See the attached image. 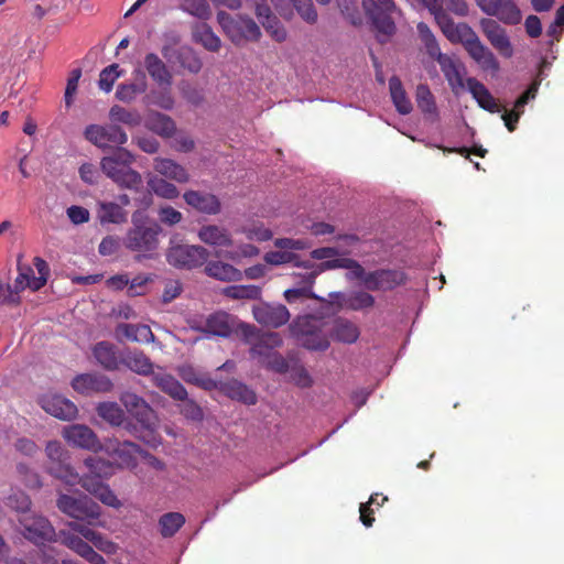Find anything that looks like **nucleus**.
Instances as JSON below:
<instances>
[{
  "label": "nucleus",
  "instance_id": "nucleus-12",
  "mask_svg": "<svg viewBox=\"0 0 564 564\" xmlns=\"http://www.w3.org/2000/svg\"><path fill=\"white\" fill-rule=\"evenodd\" d=\"M476 4L485 14L497 18L503 24H519L522 18L514 0H476Z\"/></svg>",
  "mask_w": 564,
  "mask_h": 564
},
{
  "label": "nucleus",
  "instance_id": "nucleus-37",
  "mask_svg": "<svg viewBox=\"0 0 564 564\" xmlns=\"http://www.w3.org/2000/svg\"><path fill=\"white\" fill-rule=\"evenodd\" d=\"M145 127L163 138H171L176 131L174 120L169 115L158 111L148 115Z\"/></svg>",
  "mask_w": 564,
  "mask_h": 564
},
{
  "label": "nucleus",
  "instance_id": "nucleus-46",
  "mask_svg": "<svg viewBox=\"0 0 564 564\" xmlns=\"http://www.w3.org/2000/svg\"><path fill=\"white\" fill-rule=\"evenodd\" d=\"M96 411L100 419L108 422L111 426H122L124 422V412L118 402L115 401H104L100 402Z\"/></svg>",
  "mask_w": 564,
  "mask_h": 564
},
{
  "label": "nucleus",
  "instance_id": "nucleus-33",
  "mask_svg": "<svg viewBox=\"0 0 564 564\" xmlns=\"http://www.w3.org/2000/svg\"><path fill=\"white\" fill-rule=\"evenodd\" d=\"M93 354L97 362L107 371H116L122 362L118 356L117 347L110 341H98L94 348Z\"/></svg>",
  "mask_w": 564,
  "mask_h": 564
},
{
  "label": "nucleus",
  "instance_id": "nucleus-22",
  "mask_svg": "<svg viewBox=\"0 0 564 564\" xmlns=\"http://www.w3.org/2000/svg\"><path fill=\"white\" fill-rule=\"evenodd\" d=\"M183 198L185 204L195 208L196 212L206 215H217L221 212V203L213 193L199 191H186Z\"/></svg>",
  "mask_w": 564,
  "mask_h": 564
},
{
  "label": "nucleus",
  "instance_id": "nucleus-26",
  "mask_svg": "<svg viewBox=\"0 0 564 564\" xmlns=\"http://www.w3.org/2000/svg\"><path fill=\"white\" fill-rule=\"evenodd\" d=\"M62 543L91 564L106 563L104 556L95 552L94 547L88 545L87 541L79 538L78 534L62 532Z\"/></svg>",
  "mask_w": 564,
  "mask_h": 564
},
{
  "label": "nucleus",
  "instance_id": "nucleus-50",
  "mask_svg": "<svg viewBox=\"0 0 564 564\" xmlns=\"http://www.w3.org/2000/svg\"><path fill=\"white\" fill-rule=\"evenodd\" d=\"M183 525H185V518L180 512H167L159 518L160 533L164 539L176 534Z\"/></svg>",
  "mask_w": 564,
  "mask_h": 564
},
{
  "label": "nucleus",
  "instance_id": "nucleus-30",
  "mask_svg": "<svg viewBox=\"0 0 564 564\" xmlns=\"http://www.w3.org/2000/svg\"><path fill=\"white\" fill-rule=\"evenodd\" d=\"M466 84L480 108L492 113L501 111L502 107L498 102V99L492 97L487 86L481 84L480 80L469 77Z\"/></svg>",
  "mask_w": 564,
  "mask_h": 564
},
{
  "label": "nucleus",
  "instance_id": "nucleus-4",
  "mask_svg": "<svg viewBox=\"0 0 564 564\" xmlns=\"http://www.w3.org/2000/svg\"><path fill=\"white\" fill-rule=\"evenodd\" d=\"M30 500L22 497V510L18 516L20 532L24 539L34 545H44L45 542L55 540L56 531L45 516L29 510Z\"/></svg>",
  "mask_w": 564,
  "mask_h": 564
},
{
  "label": "nucleus",
  "instance_id": "nucleus-21",
  "mask_svg": "<svg viewBox=\"0 0 564 564\" xmlns=\"http://www.w3.org/2000/svg\"><path fill=\"white\" fill-rule=\"evenodd\" d=\"M77 484H80L88 494L94 495L96 499L100 500L107 507L117 509L122 507L121 500H119L113 490L102 480L96 479L90 475H83L79 476Z\"/></svg>",
  "mask_w": 564,
  "mask_h": 564
},
{
  "label": "nucleus",
  "instance_id": "nucleus-58",
  "mask_svg": "<svg viewBox=\"0 0 564 564\" xmlns=\"http://www.w3.org/2000/svg\"><path fill=\"white\" fill-rule=\"evenodd\" d=\"M182 8L184 11L203 20L208 19L212 14L210 7L206 0H183Z\"/></svg>",
  "mask_w": 564,
  "mask_h": 564
},
{
  "label": "nucleus",
  "instance_id": "nucleus-56",
  "mask_svg": "<svg viewBox=\"0 0 564 564\" xmlns=\"http://www.w3.org/2000/svg\"><path fill=\"white\" fill-rule=\"evenodd\" d=\"M375 303L376 299L373 295L364 291L352 292L346 300V306L354 310L355 312H358V310L372 307L375 306Z\"/></svg>",
  "mask_w": 564,
  "mask_h": 564
},
{
  "label": "nucleus",
  "instance_id": "nucleus-16",
  "mask_svg": "<svg viewBox=\"0 0 564 564\" xmlns=\"http://www.w3.org/2000/svg\"><path fill=\"white\" fill-rule=\"evenodd\" d=\"M112 380L102 373H80L72 381L73 390L85 395L107 393L112 391Z\"/></svg>",
  "mask_w": 564,
  "mask_h": 564
},
{
  "label": "nucleus",
  "instance_id": "nucleus-55",
  "mask_svg": "<svg viewBox=\"0 0 564 564\" xmlns=\"http://www.w3.org/2000/svg\"><path fill=\"white\" fill-rule=\"evenodd\" d=\"M109 117L111 121H119L130 127L139 126L141 121L139 112L129 111L127 108L118 105L110 107Z\"/></svg>",
  "mask_w": 564,
  "mask_h": 564
},
{
  "label": "nucleus",
  "instance_id": "nucleus-17",
  "mask_svg": "<svg viewBox=\"0 0 564 564\" xmlns=\"http://www.w3.org/2000/svg\"><path fill=\"white\" fill-rule=\"evenodd\" d=\"M106 449L115 457L120 467L134 468L141 446L131 441L110 440L106 443Z\"/></svg>",
  "mask_w": 564,
  "mask_h": 564
},
{
  "label": "nucleus",
  "instance_id": "nucleus-39",
  "mask_svg": "<svg viewBox=\"0 0 564 564\" xmlns=\"http://www.w3.org/2000/svg\"><path fill=\"white\" fill-rule=\"evenodd\" d=\"M221 391L230 399L245 402L247 405H254L258 402V395L251 388L242 384L241 381L230 380L220 386Z\"/></svg>",
  "mask_w": 564,
  "mask_h": 564
},
{
  "label": "nucleus",
  "instance_id": "nucleus-49",
  "mask_svg": "<svg viewBox=\"0 0 564 564\" xmlns=\"http://www.w3.org/2000/svg\"><path fill=\"white\" fill-rule=\"evenodd\" d=\"M175 57L181 67L192 74L202 72L203 62L191 46H182L176 51Z\"/></svg>",
  "mask_w": 564,
  "mask_h": 564
},
{
  "label": "nucleus",
  "instance_id": "nucleus-9",
  "mask_svg": "<svg viewBox=\"0 0 564 564\" xmlns=\"http://www.w3.org/2000/svg\"><path fill=\"white\" fill-rule=\"evenodd\" d=\"M56 507L65 514L78 520H98L101 516V507L96 501L88 498V496H82L80 498H74L66 494L58 496L56 500Z\"/></svg>",
  "mask_w": 564,
  "mask_h": 564
},
{
  "label": "nucleus",
  "instance_id": "nucleus-54",
  "mask_svg": "<svg viewBox=\"0 0 564 564\" xmlns=\"http://www.w3.org/2000/svg\"><path fill=\"white\" fill-rule=\"evenodd\" d=\"M178 90L182 97L192 106H202L205 101V95L200 87L191 84L189 80H181L178 84Z\"/></svg>",
  "mask_w": 564,
  "mask_h": 564
},
{
  "label": "nucleus",
  "instance_id": "nucleus-40",
  "mask_svg": "<svg viewBox=\"0 0 564 564\" xmlns=\"http://www.w3.org/2000/svg\"><path fill=\"white\" fill-rule=\"evenodd\" d=\"M205 273L220 281H239L242 275L240 269L219 260L208 261Z\"/></svg>",
  "mask_w": 564,
  "mask_h": 564
},
{
  "label": "nucleus",
  "instance_id": "nucleus-25",
  "mask_svg": "<svg viewBox=\"0 0 564 564\" xmlns=\"http://www.w3.org/2000/svg\"><path fill=\"white\" fill-rule=\"evenodd\" d=\"M200 333L227 338L234 329V317L225 312L213 313L207 316L205 325L195 327Z\"/></svg>",
  "mask_w": 564,
  "mask_h": 564
},
{
  "label": "nucleus",
  "instance_id": "nucleus-14",
  "mask_svg": "<svg viewBox=\"0 0 564 564\" xmlns=\"http://www.w3.org/2000/svg\"><path fill=\"white\" fill-rule=\"evenodd\" d=\"M127 412L135 416L142 427L150 429L153 425L155 413L147 400L134 392H122L119 397Z\"/></svg>",
  "mask_w": 564,
  "mask_h": 564
},
{
  "label": "nucleus",
  "instance_id": "nucleus-27",
  "mask_svg": "<svg viewBox=\"0 0 564 564\" xmlns=\"http://www.w3.org/2000/svg\"><path fill=\"white\" fill-rule=\"evenodd\" d=\"M62 543L91 564L106 563L104 556L95 552L94 547L88 545L87 541L79 538L78 534L62 532Z\"/></svg>",
  "mask_w": 564,
  "mask_h": 564
},
{
  "label": "nucleus",
  "instance_id": "nucleus-31",
  "mask_svg": "<svg viewBox=\"0 0 564 564\" xmlns=\"http://www.w3.org/2000/svg\"><path fill=\"white\" fill-rule=\"evenodd\" d=\"M283 345V339L278 333H264L251 345V355L257 356L267 367L273 349Z\"/></svg>",
  "mask_w": 564,
  "mask_h": 564
},
{
  "label": "nucleus",
  "instance_id": "nucleus-32",
  "mask_svg": "<svg viewBox=\"0 0 564 564\" xmlns=\"http://www.w3.org/2000/svg\"><path fill=\"white\" fill-rule=\"evenodd\" d=\"M198 238L205 245L219 248L231 247L234 242L230 231L217 225L202 226Z\"/></svg>",
  "mask_w": 564,
  "mask_h": 564
},
{
  "label": "nucleus",
  "instance_id": "nucleus-42",
  "mask_svg": "<svg viewBox=\"0 0 564 564\" xmlns=\"http://www.w3.org/2000/svg\"><path fill=\"white\" fill-rule=\"evenodd\" d=\"M360 332L357 325L352 321L347 318H337L334 321L332 328V338L343 343H355L358 340Z\"/></svg>",
  "mask_w": 564,
  "mask_h": 564
},
{
  "label": "nucleus",
  "instance_id": "nucleus-3",
  "mask_svg": "<svg viewBox=\"0 0 564 564\" xmlns=\"http://www.w3.org/2000/svg\"><path fill=\"white\" fill-rule=\"evenodd\" d=\"M134 161V154L119 145L111 154L100 159V170L117 186L128 188V191L140 192L143 180L140 172L131 167Z\"/></svg>",
  "mask_w": 564,
  "mask_h": 564
},
{
  "label": "nucleus",
  "instance_id": "nucleus-60",
  "mask_svg": "<svg viewBox=\"0 0 564 564\" xmlns=\"http://www.w3.org/2000/svg\"><path fill=\"white\" fill-rule=\"evenodd\" d=\"M262 25L273 40L285 41L286 32L274 13L270 14L268 20H262Z\"/></svg>",
  "mask_w": 564,
  "mask_h": 564
},
{
  "label": "nucleus",
  "instance_id": "nucleus-38",
  "mask_svg": "<svg viewBox=\"0 0 564 564\" xmlns=\"http://www.w3.org/2000/svg\"><path fill=\"white\" fill-rule=\"evenodd\" d=\"M116 334L120 340L149 343L154 339V334L148 325L120 324L116 328Z\"/></svg>",
  "mask_w": 564,
  "mask_h": 564
},
{
  "label": "nucleus",
  "instance_id": "nucleus-11",
  "mask_svg": "<svg viewBox=\"0 0 564 564\" xmlns=\"http://www.w3.org/2000/svg\"><path fill=\"white\" fill-rule=\"evenodd\" d=\"M84 138L100 149L118 148L128 141L127 132L117 124H89L85 128Z\"/></svg>",
  "mask_w": 564,
  "mask_h": 564
},
{
  "label": "nucleus",
  "instance_id": "nucleus-13",
  "mask_svg": "<svg viewBox=\"0 0 564 564\" xmlns=\"http://www.w3.org/2000/svg\"><path fill=\"white\" fill-rule=\"evenodd\" d=\"M480 29L490 45L497 48L498 53L501 54L502 57H512L514 51L509 39V34L506 29L497 22V20L490 18L480 19Z\"/></svg>",
  "mask_w": 564,
  "mask_h": 564
},
{
  "label": "nucleus",
  "instance_id": "nucleus-28",
  "mask_svg": "<svg viewBox=\"0 0 564 564\" xmlns=\"http://www.w3.org/2000/svg\"><path fill=\"white\" fill-rule=\"evenodd\" d=\"M96 218L100 225H122L128 220V212L111 200H98Z\"/></svg>",
  "mask_w": 564,
  "mask_h": 564
},
{
  "label": "nucleus",
  "instance_id": "nucleus-7",
  "mask_svg": "<svg viewBox=\"0 0 564 564\" xmlns=\"http://www.w3.org/2000/svg\"><path fill=\"white\" fill-rule=\"evenodd\" d=\"M217 18L221 29L235 45H242L246 41H258L261 37L260 28L251 18H232L224 11L218 12Z\"/></svg>",
  "mask_w": 564,
  "mask_h": 564
},
{
  "label": "nucleus",
  "instance_id": "nucleus-45",
  "mask_svg": "<svg viewBox=\"0 0 564 564\" xmlns=\"http://www.w3.org/2000/svg\"><path fill=\"white\" fill-rule=\"evenodd\" d=\"M150 191L156 194L158 197L165 199H175L180 197L178 187L169 183L167 178L160 176V174H150L147 181Z\"/></svg>",
  "mask_w": 564,
  "mask_h": 564
},
{
  "label": "nucleus",
  "instance_id": "nucleus-36",
  "mask_svg": "<svg viewBox=\"0 0 564 564\" xmlns=\"http://www.w3.org/2000/svg\"><path fill=\"white\" fill-rule=\"evenodd\" d=\"M389 88L390 98L392 99L398 112L401 115H409L412 112V101L409 98L404 87L402 86V80L398 77V75H392L389 78Z\"/></svg>",
  "mask_w": 564,
  "mask_h": 564
},
{
  "label": "nucleus",
  "instance_id": "nucleus-8",
  "mask_svg": "<svg viewBox=\"0 0 564 564\" xmlns=\"http://www.w3.org/2000/svg\"><path fill=\"white\" fill-rule=\"evenodd\" d=\"M45 454L50 459L47 470L56 479L66 482L68 486L78 484L79 475L73 468L70 456L59 441H50L45 446Z\"/></svg>",
  "mask_w": 564,
  "mask_h": 564
},
{
  "label": "nucleus",
  "instance_id": "nucleus-34",
  "mask_svg": "<svg viewBox=\"0 0 564 564\" xmlns=\"http://www.w3.org/2000/svg\"><path fill=\"white\" fill-rule=\"evenodd\" d=\"M151 380L153 384L160 388L164 393H167L174 400H186L188 393L180 380L175 379L173 375L164 372L152 373Z\"/></svg>",
  "mask_w": 564,
  "mask_h": 564
},
{
  "label": "nucleus",
  "instance_id": "nucleus-57",
  "mask_svg": "<svg viewBox=\"0 0 564 564\" xmlns=\"http://www.w3.org/2000/svg\"><path fill=\"white\" fill-rule=\"evenodd\" d=\"M381 290H391L405 282L406 275L398 269H380Z\"/></svg>",
  "mask_w": 564,
  "mask_h": 564
},
{
  "label": "nucleus",
  "instance_id": "nucleus-2",
  "mask_svg": "<svg viewBox=\"0 0 564 564\" xmlns=\"http://www.w3.org/2000/svg\"><path fill=\"white\" fill-rule=\"evenodd\" d=\"M162 228L158 221L140 220L135 214L132 227L128 228L122 238V246L134 253L137 260L154 259L160 248Z\"/></svg>",
  "mask_w": 564,
  "mask_h": 564
},
{
  "label": "nucleus",
  "instance_id": "nucleus-35",
  "mask_svg": "<svg viewBox=\"0 0 564 564\" xmlns=\"http://www.w3.org/2000/svg\"><path fill=\"white\" fill-rule=\"evenodd\" d=\"M147 88V74L142 70H135L133 82L117 86L116 98L124 102H130L135 100L138 95L145 93Z\"/></svg>",
  "mask_w": 564,
  "mask_h": 564
},
{
  "label": "nucleus",
  "instance_id": "nucleus-19",
  "mask_svg": "<svg viewBox=\"0 0 564 564\" xmlns=\"http://www.w3.org/2000/svg\"><path fill=\"white\" fill-rule=\"evenodd\" d=\"M40 404L44 412L50 413L59 420H74L78 414V408L76 404L70 400L63 398L61 394L44 395L40 400Z\"/></svg>",
  "mask_w": 564,
  "mask_h": 564
},
{
  "label": "nucleus",
  "instance_id": "nucleus-6",
  "mask_svg": "<svg viewBox=\"0 0 564 564\" xmlns=\"http://www.w3.org/2000/svg\"><path fill=\"white\" fill-rule=\"evenodd\" d=\"M322 325L321 319L305 315L294 321L292 330L303 347L313 351H325L329 346V339Z\"/></svg>",
  "mask_w": 564,
  "mask_h": 564
},
{
  "label": "nucleus",
  "instance_id": "nucleus-48",
  "mask_svg": "<svg viewBox=\"0 0 564 564\" xmlns=\"http://www.w3.org/2000/svg\"><path fill=\"white\" fill-rule=\"evenodd\" d=\"M194 39L209 52H218L221 46L220 39L214 33L213 28L206 23L196 25Z\"/></svg>",
  "mask_w": 564,
  "mask_h": 564
},
{
  "label": "nucleus",
  "instance_id": "nucleus-15",
  "mask_svg": "<svg viewBox=\"0 0 564 564\" xmlns=\"http://www.w3.org/2000/svg\"><path fill=\"white\" fill-rule=\"evenodd\" d=\"M252 313L260 325L273 328L285 325L291 318L290 311L282 304L262 302L253 307Z\"/></svg>",
  "mask_w": 564,
  "mask_h": 564
},
{
  "label": "nucleus",
  "instance_id": "nucleus-20",
  "mask_svg": "<svg viewBox=\"0 0 564 564\" xmlns=\"http://www.w3.org/2000/svg\"><path fill=\"white\" fill-rule=\"evenodd\" d=\"M96 520H91L90 522L87 520H78L68 522V527L73 530V532L79 534L83 540L91 542V544L99 549L100 552L104 553H113L116 550V545L112 541L107 540L99 532H96L95 529L91 528Z\"/></svg>",
  "mask_w": 564,
  "mask_h": 564
},
{
  "label": "nucleus",
  "instance_id": "nucleus-23",
  "mask_svg": "<svg viewBox=\"0 0 564 564\" xmlns=\"http://www.w3.org/2000/svg\"><path fill=\"white\" fill-rule=\"evenodd\" d=\"M438 65L453 93H457L458 89L464 88V74L466 68L459 58L443 53L442 56H440Z\"/></svg>",
  "mask_w": 564,
  "mask_h": 564
},
{
  "label": "nucleus",
  "instance_id": "nucleus-51",
  "mask_svg": "<svg viewBox=\"0 0 564 564\" xmlns=\"http://www.w3.org/2000/svg\"><path fill=\"white\" fill-rule=\"evenodd\" d=\"M123 429L131 435H134L135 438L145 442L151 447H158L161 443L160 435L153 432V430L138 426L134 422L127 419L124 415V422L122 424Z\"/></svg>",
  "mask_w": 564,
  "mask_h": 564
},
{
  "label": "nucleus",
  "instance_id": "nucleus-24",
  "mask_svg": "<svg viewBox=\"0 0 564 564\" xmlns=\"http://www.w3.org/2000/svg\"><path fill=\"white\" fill-rule=\"evenodd\" d=\"M145 72L161 88H171L173 73L156 53H147L144 58Z\"/></svg>",
  "mask_w": 564,
  "mask_h": 564
},
{
  "label": "nucleus",
  "instance_id": "nucleus-29",
  "mask_svg": "<svg viewBox=\"0 0 564 564\" xmlns=\"http://www.w3.org/2000/svg\"><path fill=\"white\" fill-rule=\"evenodd\" d=\"M153 169L162 177L178 182V184H185L191 180V174L186 167L172 159L155 158Z\"/></svg>",
  "mask_w": 564,
  "mask_h": 564
},
{
  "label": "nucleus",
  "instance_id": "nucleus-44",
  "mask_svg": "<svg viewBox=\"0 0 564 564\" xmlns=\"http://www.w3.org/2000/svg\"><path fill=\"white\" fill-rule=\"evenodd\" d=\"M263 259L270 265H283V263H292L295 267H303L306 269L314 267L312 261H310V260L302 261L297 253L291 252V251H285V250H280V248H279V251L267 252L264 254Z\"/></svg>",
  "mask_w": 564,
  "mask_h": 564
},
{
  "label": "nucleus",
  "instance_id": "nucleus-18",
  "mask_svg": "<svg viewBox=\"0 0 564 564\" xmlns=\"http://www.w3.org/2000/svg\"><path fill=\"white\" fill-rule=\"evenodd\" d=\"M63 437L75 447L97 451L101 448V443L94 430L86 425L74 424L64 427Z\"/></svg>",
  "mask_w": 564,
  "mask_h": 564
},
{
  "label": "nucleus",
  "instance_id": "nucleus-63",
  "mask_svg": "<svg viewBox=\"0 0 564 564\" xmlns=\"http://www.w3.org/2000/svg\"><path fill=\"white\" fill-rule=\"evenodd\" d=\"M17 471L21 476L22 480L28 487L31 488H40L42 487V481L37 473L34 469L24 465V463H19L17 465Z\"/></svg>",
  "mask_w": 564,
  "mask_h": 564
},
{
  "label": "nucleus",
  "instance_id": "nucleus-1",
  "mask_svg": "<svg viewBox=\"0 0 564 564\" xmlns=\"http://www.w3.org/2000/svg\"><path fill=\"white\" fill-rule=\"evenodd\" d=\"M447 40L463 44L470 57L484 69L498 72L500 65L494 53L480 41L476 32L467 23L455 24L453 18L442 10V0H421Z\"/></svg>",
  "mask_w": 564,
  "mask_h": 564
},
{
  "label": "nucleus",
  "instance_id": "nucleus-62",
  "mask_svg": "<svg viewBox=\"0 0 564 564\" xmlns=\"http://www.w3.org/2000/svg\"><path fill=\"white\" fill-rule=\"evenodd\" d=\"M316 275H317V272L308 273L306 276L307 288L288 289L284 292V299L288 302L292 303V302H295L296 300L304 299V296H310V289L314 284Z\"/></svg>",
  "mask_w": 564,
  "mask_h": 564
},
{
  "label": "nucleus",
  "instance_id": "nucleus-10",
  "mask_svg": "<svg viewBox=\"0 0 564 564\" xmlns=\"http://www.w3.org/2000/svg\"><path fill=\"white\" fill-rule=\"evenodd\" d=\"M207 248L202 246L175 245L167 249L166 259L170 265L181 269L202 267L208 259Z\"/></svg>",
  "mask_w": 564,
  "mask_h": 564
},
{
  "label": "nucleus",
  "instance_id": "nucleus-64",
  "mask_svg": "<svg viewBox=\"0 0 564 564\" xmlns=\"http://www.w3.org/2000/svg\"><path fill=\"white\" fill-rule=\"evenodd\" d=\"M258 253H259V248L257 246H253L250 243L240 246L239 251H225V252L218 251V252H216V254L218 257L223 256L226 259L234 260V261L241 259V257L258 256Z\"/></svg>",
  "mask_w": 564,
  "mask_h": 564
},
{
  "label": "nucleus",
  "instance_id": "nucleus-53",
  "mask_svg": "<svg viewBox=\"0 0 564 564\" xmlns=\"http://www.w3.org/2000/svg\"><path fill=\"white\" fill-rule=\"evenodd\" d=\"M225 294L232 300H258L262 289L258 285H230L225 289Z\"/></svg>",
  "mask_w": 564,
  "mask_h": 564
},
{
  "label": "nucleus",
  "instance_id": "nucleus-5",
  "mask_svg": "<svg viewBox=\"0 0 564 564\" xmlns=\"http://www.w3.org/2000/svg\"><path fill=\"white\" fill-rule=\"evenodd\" d=\"M362 10L377 32V39L384 44L397 32L393 13L398 11L393 0H362Z\"/></svg>",
  "mask_w": 564,
  "mask_h": 564
},
{
  "label": "nucleus",
  "instance_id": "nucleus-61",
  "mask_svg": "<svg viewBox=\"0 0 564 564\" xmlns=\"http://www.w3.org/2000/svg\"><path fill=\"white\" fill-rule=\"evenodd\" d=\"M33 265L37 269L39 272V275H34L33 280V292H36V290L45 286L50 275V267L44 259L40 258V256H36L33 259Z\"/></svg>",
  "mask_w": 564,
  "mask_h": 564
},
{
  "label": "nucleus",
  "instance_id": "nucleus-43",
  "mask_svg": "<svg viewBox=\"0 0 564 564\" xmlns=\"http://www.w3.org/2000/svg\"><path fill=\"white\" fill-rule=\"evenodd\" d=\"M122 365L126 366L130 371L139 375H152L153 364L147 354L142 351H132L123 355Z\"/></svg>",
  "mask_w": 564,
  "mask_h": 564
},
{
  "label": "nucleus",
  "instance_id": "nucleus-47",
  "mask_svg": "<svg viewBox=\"0 0 564 564\" xmlns=\"http://www.w3.org/2000/svg\"><path fill=\"white\" fill-rule=\"evenodd\" d=\"M17 269L18 275L13 282V291L15 293H21L26 288L34 290V269L31 265L23 263V254L18 256Z\"/></svg>",
  "mask_w": 564,
  "mask_h": 564
},
{
  "label": "nucleus",
  "instance_id": "nucleus-52",
  "mask_svg": "<svg viewBox=\"0 0 564 564\" xmlns=\"http://www.w3.org/2000/svg\"><path fill=\"white\" fill-rule=\"evenodd\" d=\"M84 464L88 468L87 475L94 476L96 479H105L112 474L111 462L100 458V456H88L84 460Z\"/></svg>",
  "mask_w": 564,
  "mask_h": 564
},
{
  "label": "nucleus",
  "instance_id": "nucleus-41",
  "mask_svg": "<svg viewBox=\"0 0 564 564\" xmlns=\"http://www.w3.org/2000/svg\"><path fill=\"white\" fill-rule=\"evenodd\" d=\"M416 104L421 111L432 121L438 119V111L436 107V99L433 96L430 86L421 84L416 87L415 93Z\"/></svg>",
  "mask_w": 564,
  "mask_h": 564
},
{
  "label": "nucleus",
  "instance_id": "nucleus-59",
  "mask_svg": "<svg viewBox=\"0 0 564 564\" xmlns=\"http://www.w3.org/2000/svg\"><path fill=\"white\" fill-rule=\"evenodd\" d=\"M118 68V64H111L101 69L98 84L102 91L110 93L116 79L121 74Z\"/></svg>",
  "mask_w": 564,
  "mask_h": 564
}]
</instances>
